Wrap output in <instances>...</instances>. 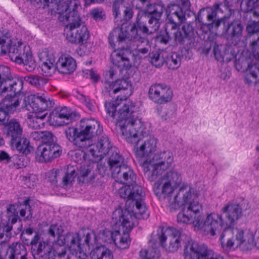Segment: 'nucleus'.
<instances>
[{
  "mask_svg": "<svg viewBox=\"0 0 259 259\" xmlns=\"http://www.w3.org/2000/svg\"><path fill=\"white\" fill-rule=\"evenodd\" d=\"M129 179L116 180L114 187L118 189L120 197L127 199L126 205H132V208L120 209L113 212V216H118L116 224L120 231L130 232L132 229L138 224L139 219H145L148 217L147 208L143 202L144 193L141 186L133 181L127 182Z\"/></svg>",
  "mask_w": 259,
  "mask_h": 259,
  "instance_id": "1",
  "label": "nucleus"
},
{
  "mask_svg": "<svg viewBox=\"0 0 259 259\" xmlns=\"http://www.w3.org/2000/svg\"><path fill=\"white\" fill-rule=\"evenodd\" d=\"M242 205L237 203H228L222 208L221 214L215 213L207 214L204 220L200 215L196 229L205 235L214 236L220 234L224 228L231 227L232 225L242 215Z\"/></svg>",
  "mask_w": 259,
  "mask_h": 259,
  "instance_id": "2",
  "label": "nucleus"
},
{
  "mask_svg": "<svg viewBox=\"0 0 259 259\" xmlns=\"http://www.w3.org/2000/svg\"><path fill=\"white\" fill-rule=\"evenodd\" d=\"M156 194L161 193L168 203L171 211L180 207V204L187 202L191 199L198 198L200 194L196 188L187 183H182L181 179H160L154 187Z\"/></svg>",
  "mask_w": 259,
  "mask_h": 259,
  "instance_id": "3",
  "label": "nucleus"
},
{
  "mask_svg": "<svg viewBox=\"0 0 259 259\" xmlns=\"http://www.w3.org/2000/svg\"><path fill=\"white\" fill-rule=\"evenodd\" d=\"M96 243L94 232L89 229L82 228L77 232L66 234V249L69 252L67 259H88L86 247Z\"/></svg>",
  "mask_w": 259,
  "mask_h": 259,
  "instance_id": "4",
  "label": "nucleus"
},
{
  "mask_svg": "<svg viewBox=\"0 0 259 259\" xmlns=\"http://www.w3.org/2000/svg\"><path fill=\"white\" fill-rule=\"evenodd\" d=\"M134 104L130 101H126L119 109L116 126L119 127L122 135L127 142L138 146L140 143L139 130L141 123L139 120L134 117Z\"/></svg>",
  "mask_w": 259,
  "mask_h": 259,
  "instance_id": "5",
  "label": "nucleus"
},
{
  "mask_svg": "<svg viewBox=\"0 0 259 259\" xmlns=\"http://www.w3.org/2000/svg\"><path fill=\"white\" fill-rule=\"evenodd\" d=\"M220 240L225 249L235 247L247 251L255 247L254 232L250 229H231V227L225 229L221 235Z\"/></svg>",
  "mask_w": 259,
  "mask_h": 259,
  "instance_id": "6",
  "label": "nucleus"
},
{
  "mask_svg": "<svg viewBox=\"0 0 259 259\" xmlns=\"http://www.w3.org/2000/svg\"><path fill=\"white\" fill-rule=\"evenodd\" d=\"M110 147V142L106 136H103L94 145H88L85 151L77 150L70 154L72 159L76 163L86 164L100 161L106 155Z\"/></svg>",
  "mask_w": 259,
  "mask_h": 259,
  "instance_id": "7",
  "label": "nucleus"
},
{
  "mask_svg": "<svg viewBox=\"0 0 259 259\" xmlns=\"http://www.w3.org/2000/svg\"><path fill=\"white\" fill-rule=\"evenodd\" d=\"M173 162L174 155L168 150L154 154L152 157L143 160L142 162L145 177H158L169 168Z\"/></svg>",
  "mask_w": 259,
  "mask_h": 259,
  "instance_id": "8",
  "label": "nucleus"
},
{
  "mask_svg": "<svg viewBox=\"0 0 259 259\" xmlns=\"http://www.w3.org/2000/svg\"><path fill=\"white\" fill-rule=\"evenodd\" d=\"M66 38L69 42L78 44L88 40L90 33L79 13L66 16Z\"/></svg>",
  "mask_w": 259,
  "mask_h": 259,
  "instance_id": "9",
  "label": "nucleus"
},
{
  "mask_svg": "<svg viewBox=\"0 0 259 259\" xmlns=\"http://www.w3.org/2000/svg\"><path fill=\"white\" fill-rule=\"evenodd\" d=\"M7 52L11 60L19 64L30 58L29 47L20 41H13L0 35V53L5 55Z\"/></svg>",
  "mask_w": 259,
  "mask_h": 259,
  "instance_id": "10",
  "label": "nucleus"
},
{
  "mask_svg": "<svg viewBox=\"0 0 259 259\" xmlns=\"http://www.w3.org/2000/svg\"><path fill=\"white\" fill-rule=\"evenodd\" d=\"M39 66L43 75L51 76L57 70L62 74L65 73V57L62 54L54 65L55 59L54 54L47 49L42 50L38 55Z\"/></svg>",
  "mask_w": 259,
  "mask_h": 259,
  "instance_id": "11",
  "label": "nucleus"
},
{
  "mask_svg": "<svg viewBox=\"0 0 259 259\" xmlns=\"http://www.w3.org/2000/svg\"><path fill=\"white\" fill-rule=\"evenodd\" d=\"M195 199H191L187 202L180 204L185 205L177 215L178 223L184 224H193L196 229L198 223L200 221V212L202 210L201 204L198 201H195Z\"/></svg>",
  "mask_w": 259,
  "mask_h": 259,
  "instance_id": "12",
  "label": "nucleus"
},
{
  "mask_svg": "<svg viewBox=\"0 0 259 259\" xmlns=\"http://www.w3.org/2000/svg\"><path fill=\"white\" fill-rule=\"evenodd\" d=\"M54 100L45 94H37L26 96L23 99L22 107L28 111L41 114L52 108Z\"/></svg>",
  "mask_w": 259,
  "mask_h": 259,
  "instance_id": "13",
  "label": "nucleus"
},
{
  "mask_svg": "<svg viewBox=\"0 0 259 259\" xmlns=\"http://www.w3.org/2000/svg\"><path fill=\"white\" fill-rule=\"evenodd\" d=\"M79 136L77 139L81 141L80 147L93 145L91 139L96 135H100L103 131L99 121L94 119H82L80 121Z\"/></svg>",
  "mask_w": 259,
  "mask_h": 259,
  "instance_id": "14",
  "label": "nucleus"
},
{
  "mask_svg": "<svg viewBox=\"0 0 259 259\" xmlns=\"http://www.w3.org/2000/svg\"><path fill=\"white\" fill-rule=\"evenodd\" d=\"M156 235L162 246L169 252H175L181 246L180 232L176 229L160 227Z\"/></svg>",
  "mask_w": 259,
  "mask_h": 259,
  "instance_id": "15",
  "label": "nucleus"
},
{
  "mask_svg": "<svg viewBox=\"0 0 259 259\" xmlns=\"http://www.w3.org/2000/svg\"><path fill=\"white\" fill-rule=\"evenodd\" d=\"M220 6V4L215 3L212 8H203L199 11L197 20L201 24L203 28L206 27L205 32L218 28L223 22V18L218 15Z\"/></svg>",
  "mask_w": 259,
  "mask_h": 259,
  "instance_id": "16",
  "label": "nucleus"
},
{
  "mask_svg": "<svg viewBox=\"0 0 259 259\" xmlns=\"http://www.w3.org/2000/svg\"><path fill=\"white\" fill-rule=\"evenodd\" d=\"M109 152L112 153L108 160L112 178H117L120 172L122 173L123 178H134L136 177V175L133 170L123 164L124 158L118 153V150L115 147H112L110 145L106 154Z\"/></svg>",
  "mask_w": 259,
  "mask_h": 259,
  "instance_id": "17",
  "label": "nucleus"
},
{
  "mask_svg": "<svg viewBox=\"0 0 259 259\" xmlns=\"http://www.w3.org/2000/svg\"><path fill=\"white\" fill-rule=\"evenodd\" d=\"M251 49L253 53V57L255 60L248 59L246 60L247 67L246 69L245 81L249 85L256 84L259 75V37L256 40L252 41L250 44Z\"/></svg>",
  "mask_w": 259,
  "mask_h": 259,
  "instance_id": "18",
  "label": "nucleus"
},
{
  "mask_svg": "<svg viewBox=\"0 0 259 259\" xmlns=\"http://www.w3.org/2000/svg\"><path fill=\"white\" fill-rule=\"evenodd\" d=\"M185 259H224L204 245H199L192 240L189 241L184 249Z\"/></svg>",
  "mask_w": 259,
  "mask_h": 259,
  "instance_id": "19",
  "label": "nucleus"
},
{
  "mask_svg": "<svg viewBox=\"0 0 259 259\" xmlns=\"http://www.w3.org/2000/svg\"><path fill=\"white\" fill-rule=\"evenodd\" d=\"M160 25V19L154 16L139 13L136 22L133 24L131 29L139 31L143 35H148L158 31Z\"/></svg>",
  "mask_w": 259,
  "mask_h": 259,
  "instance_id": "20",
  "label": "nucleus"
},
{
  "mask_svg": "<svg viewBox=\"0 0 259 259\" xmlns=\"http://www.w3.org/2000/svg\"><path fill=\"white\" fill-rule=\"evenodd\" d=\"M23 81L20 79H13L9 67L0 66V95L8 92H20Z\"/></svg>",
  "mask_w": 259,
  "mask_h": 259,
  "instance_id": "21",
  "label": "nucleus"
},
{
  "mask_svg": "<svg viewBox=\"0 0 259 259\" xmlns=\"http://www.w3.org/2000/svg\"><path fill=\"white\" fill-rule=\"evenodd\" d=\"M18 206L10 205L7 208L8 222L3 220L0 223V244L9 241L12 237V225L16 223L19 218Z\"/></svg>",
  "mask_w": 259,
  "mask_h": 259,
  "instance_id": "22",
  "label": "nucleus"
},
{
  "mask_svg": "<svg viewBox=\"0 0 259 259\" xmlns=\"http://www.w3.org/2000/svg\"><path fill=\"white\" fill-rule=\"evenodd\" d=\"M130 39L126 45V49L133 52L135 56L144 55L149 53L150 50L149 41L148 39L142 37L138 32L130 29Z\"/></svg>",
  "mask_w": 259,
  "mask_h": 259,
  "instance_id": "23",
  "label": "nucleus"
},
{
  "mask_svg": "<svg viewBox=\"0 0 259 259\" xmlns=\"http://www.w3.org/2000/svg\"><path fill=\"white\" fill-rule=\"evenodd\" d=\"M40 239L36 233L31 240V253L34 259H55V253L52 246L47 242L38 241Z\"/></svg>",
  "mask_w": 259,
  "mask_h": 259,
  "instance_id": "24",
  "label": "nucleus"
},
{
  "mask_svg": "<svg viewBox=\"0 0 259 259\" xmlns=\"http://www.w3.org/2000/svg\"><path fill=\"white\" fill-rule=\"evenodd\" d=\"M148 94L150 99L158 104H163L170 101L173 95L170 88L159 83L152 85L149 88Z\"/></svg>",
  "mask_w": 259,
  "mask_h": 259,
  "instance_id": "25",
  "label": "nucleus"
},
{
  "mask_svg": "<svg viewBox=\"0 0 259 259\" xmlns=\"http://www.w3.org/2000/svg\"><path fill=\"white\" fill-rule=\"evenodd\" d=\"M61 152V147L58 145H40L36 151V159L40 162H49L59 157Z\"/></svg>",
  "mask_w": 259,
  "mask_h": 259,
  "instance_id": "26",
  "label": "nucleus"
},
{
  "mask_svg": "<svg viewBox=\"0 0 259 259\" xmlns=\"http://www.w3.org/2000/svg\"><path fill=\"white\" fill-rule=\"evenodd\" d=\"M175 42L179 44H185L187 47H191L193 43V29L190 24H184L181 29L171 30Z\"/></svg>",
  "mask_w": 259,
  "mask_h": 259,
  "instance_id": "27",
  "label": "nucleus"
},
{
  "mask_svg": "<svg viewBox=\"0 0 259 259\" xmlns=\"http://www.w3.org/2000/svg\"><path fill=\"white\" fill-rule=\"evenodd\" d=\"M129 233L130 232H126L125 231H120V230L118 229L114 232L104 231L102 235L109 237L108 239L105 238V241L107 242L111 238L118 248L124 249L127 248L130 245L131 239Z\"/></svg>",
  "mask_w": 259,
  "mask_h": 259,
  "instance_id": "28",
  "label": "nucleus"
},
{
  "mask_svg": "<svg viewBox=\"0 0 259 259\" xmlns=\"http://www.w3.org/2000/svg\"><path fill=\"white\" fill-rule=\"evenodd\" d=\"M168 22L166 24L168 28L175 30L179 25L185 20V16L182 8L175 4L169 5L166 10Z\"/></svg>",
  "mask_w": 259,
  "mask_h": 259,
  "instance_id": "29",
  "label": "nucleus"
},
{
  "mask_svg": "<svg viewBox=\"0 0 259 259\" xmlns=\"http://www.w3.org/2000/svg\"><path fill=\"white\" fill-rule=\"evenodd\" d=\"M243 26L238 21H234L228 25V31L230 34L232 43L239 47H244L247 44V38L243 36Z\"/></svg>",
  "mask_w": 259,
  "mask_h": 259,
  "instance_id": "30",
  "label": "nucleus"
},
{
  "mask_svg": "<svg viewBox=\"0 0 259 259\" xmlns=\"http://www.w3.org/2000/svg\"><path fill=\"white\" fill-rule=\"evenodd\" d=\"M64 227L58 225H51L48 229V233L51 236L55 237L56 236L57 237L56 240V249H58L57 246L59 247H63L61 251H56V255L55 254V257L58 258H61L65 256V234L64 232Z\"/></svg>",
  "mask_w": 259,
  "mask_h": 259,
  "instance_id": "31",
  "label": "nucleus"
},
{
  "mask_svg": "<svg viewBox=\"0 0 259 259\" xmlns=\"http://www.w3.org/2000/svg\"><path fill=\"white\" fill-rule=\"evenodd\" d=\"M157 140L153 137H150L145 140L139 146L137 147L136 151L138 157L146 158L152 157L156 150Z\"/></svg>",
  "mask_w": 259,
  "mask_h": 259,
  "instance_id": "32",
  "label": "nucleus"
},
{
  "mask_svg": "<svg viewBox=\"0 0 259 259\" xmlns=\"http://www.w3.org/2000/svg\"><path fill=\"white\" fill-rule=\"evenodd\" d=\"M130 31L127 32L122 28H116L110 33L108 40L110 45L114 48L116 43L119 45L125 43L127 45L130 39Z\"/></svg>",
  "mask_w": 259,
  "mask_h": 259,
  "instance_id": "33",
  "label": "nucleus"
},
{
  "mask_svg": "<svg viewBox=\"0 0 259 259\" xmlns=\"http://www.w3.org/2000/svg\"><path fill=\"white\" fill-rule=\"evenodd\" d=\"M6 130V136L9 139V141L13 140L15 141L23 135V127L20 122L16 119H11L7 122L5 125Z\"/></svg>",
  "mask_w": 259,
  "mask_h": 259,
  "instance_id": "34",
  "label": "nucleus"
},
{
  "mask_svg": "<svg viewBox=\"0 0 259 259\" xmlns=\"http://www.w3.org/2000/svg\"><path fill=\"white\" fill-rule=\"evenodd\" d=\"M9 259H27V253L24 245L20 242L9 245L7 251Z\"/></svg>",
  "mask_w": 259,
  "mask_h": 259,
  "instance_id": "35",
  "label": "nucleus"
},
{
  "mask_svg": "<svg viewBox=\"0 0 259 259\" xmlns=\"http://www.w3.org/2000/svg\"><path fill=\"white\" fill-rule=\"evenodd\" d=\"M126 48L124 49H117L114 50L111 55V58L113 64L118 67L125 68L126 69L131 66L130 59L127 57L126 53Z\"/></svg>",
  "mask_w": 259,
  "mask_h": 259,
  "instance_id": "36",
  "label": "nucleus"
},
{
  "mask_svg": "<svg viewBox=\"0 0 259 259\" xmlns=\"http://www.w3.org/2000/svg\"><path fill=\"white\" fill-rule=\"evenodd\" d=\"M9 144L13 149H15L20 153L28 154L31 152L33 148L30 145L29 140L24 135L20 136L15 142L13 140L9 141Z\"/></svg>",
  "mask_w": 259,
  "mask_h": 259,
  "instance_id": "37",
  "label": "nucleus"
},
{
  "mask_svg": "<svg viewBox=\"0 0 259 259\" xmlns=\"http://www.w3.org/2000/svg\"><path fill=\"white\" fill-rule=\"evenodd\" d=\"M19 93H13L14 95H7L1 103L2 108L8 113L16 112L20 105V99L18 95Z\"/></svg>",
  "mask_w": 259,
  "mask_h": 259,
  "instance_id": "38",
  "label": "nucleus"
},
{
  "mask_svg": "<svg viewBox=\"0 0 259 259\" xmlns=\"http://www.w3.org/2000/svg\"><path fill=\"white\" fill-rule=\"evenodd\" d=\"M131 88V84L125 79H118L113 82H106L105 84V91L109 95L115 94L121 90H126Z\"/></svg>",
  "mask_w": 259,
  "mask_h": 259,
  "instance_id": "39",
  "label": "nucleus"
},
{
  "mask_svg": "<svg viewBox=\"0 0 259 259\" xmlns=\"http://www.w3.org/2000/svg\"><path fill=\"white\" fill-rule=\"evenodd\" d=\"M65 107L64 106L56 107L49 117L50 124L54 126L63 125L65 121Z\"/></svg>",
  "mask_w": 259,
  "mask_h": 259,
  "instance_id": "40",
  "label": "nucleus"
},
{
  "mask_svg": "<svg viewBox=\"0 0 259 259\" xmlns=\"http://www.w3.org/2000/svg\"><path fill=\"white\" fill-rule=\"evenodd\" d=\"M91 259H113L111 251L104 246L94 249L90 253Z\"/></svg>",
  "mask_w": 259,
  "mask_h": 259,
  "instance_id": "41",
  "label": "nucleus"
},
{
  "mask_svg": "<svg viewBox=\"0 0 259 259\" xmlns=\"http://www.w3.org/2000/svg\"><path fill=\"white\" fill-rule=\"evenodd\" d=\"M24 80L29 84L40 88L46 84L48 79L44 77L37 75H30L24 77Z\"/></svg>",
  "mask_w": 259,
  "mask_h": 259,
  "instance_id": "42",
  "label": "nucleus"
},
{
  "mask_svg": "<svg viewBox=\"0 0 259 259\" xmlns=\"http://www.w3.org/2000/svg\"><path fill=\"white\" fill-rule=\"evenodd\" d=\"M47 113L43 114L35 113V116L29 118L28 126L32 129L40 128L44 126V120L46 118Z\"/></svg>",
  "mask_w": 259,
  "mask_h": 259,
  "instance_id": "43",
  "label": "nucleus"
},
{
  "mask_svg": "<svg viewBox=\"0 0 259 259\" xmlns=\"http://www.w3.org/2000/svg\"><path fill=\"white\" fill-rule=\"evenodd\" d=\"M81 9L79 0H66V16L73 13H79Z\"/></svg>",
  "mask_w": 259,
  "mask_h": 259,
  "instance_id": "44",
  "label": "nucleus"
},
{
  "mask_svg": "<svg viewBox=\"0 0 259 259\" xmlns=\"http://www.w3.org/2000/svg\"><path fill=\"white\" fill-rule=\"evenodd\" d=\"M119 103L118 99L115 101L106 102L105 103V107L107 113L113 118H115L116 120L118 117L117 114L119 110L117 112H116L115 111L116 107L119 105Z\"/></svg>",
  "mask_w": 259,
  "mask_h": 259,
  "instance_id": "45",
  "label": "nucleus"
},
{
  "mask_svg": "<svg viewBox=\"0 0 259 259\" xmlns=\"http://www.w3.org/2000/svg\"><path fill=\"white\" fill-rule=\"evenodd\" d=\"M149 60L151 63L156 67L162 66L164 60L159 52H153L149 54Z\"/></svg>",
  "mask_w": 259,
  "mask_h": 259,
  "instance_id": "46",
  "label": "nucleus"
},
{
  "mask_svg": "<svg viewBox=\"0 0 259 259\" xmlns=\"http://www.w3.org/2000/svg\"><path fill=\"white\" fill-rule=\"evenodd\" d=\"M181 63V56L177 53H172L167 62L168 67L171 69H177Z\"/></svg>",
  "mask_w": 259,
  "mask_h": 259,
  "instance_id": "47",
  "label": "nucleus"
},
{
  "mask_svg": "<svg viewBox=\"0 0 259 259\" xmlns=\"http://www.w3.org/2000/svg\"><path fill=\"white\" fill-rule=\"evenodd\" d=\"M140 255L143 259H158L160 256V253L158 250L154 248L142 249Z\"/></svg>",
  "mask_w": 259,
  "mask_h": 259,
  "instance_id": "48",
  "label": "nucleus"
},
{
  "mask_svg": "<svg viewBox=\"0 0 259 259\" xmlns=\"http://www.w3.org/2000/svg\"><path fill=\"white\" fill-rule=\"evenodd\" d=\"M147 10L149 13L152 14L151 16H154L155 17L160 19L161 15L164 10V8L162 4H157L153 6L151 5L149 6Z\"/></svg>",
  "mask_w": 259,
  "mask_h": 259,
  "instance_id": "49",
  "label": "nucleus"
},
{
  "mask_svg": "<svg viewBox=\"0 0 259 259\" xmlns=\"http://www.w3.org/2000/svg\"><path fill=\"white\" fill-rule=\"evenodd\" d=\"M79 114L75 110L66 107V125L79 119Z\"/></svg>",
  "mask_w": 259,
  "mask_h": 259,
  "instance_id": "50",
  "label": "nucleus"
},
{
  "mask_svg": "<svg viewBox=\"0 0 259 259\" xmlns=\"http://www.w3.org/2000/svg\"><path fill=\"white\" fill-rule=\"evenodd\" d=\"M66 136L68 139L71 142H75V144L79 143L81 141L77 139L79 136V132L77 133V129L74 127H69L67 131H66Z\"/></svg>",
  "mask_w": 259,
  "mask_h": 259,
  "instance_id": "51",
  "label": "nucleus"
},
{
  "mask_svg": "<svg viewBox=\"0 0 259 259\" xmlns=\"http://www.w3.org/2000/svg\"><path fill=\"white\" fill-rule=\"evenodd\" d=\"M246 31L249 35H252L259 32V22L250 21L246 26Z\"/></svg>",
  "mask_w": 259,
  "mask_h": 259,
  "instance_id": "52",
  "label": "nucleus"
},
{
  "mask_svg": "<svg viewBox=\"0 0 259 259\" xmlns=\"http://www.w3.org/2000/svg\"><path fill=\"white\" fill-rule=\"evenodd\" d=\"M54 137L51 132L48 131H44L42 137L40 141L43 143L42 145H49L51 146L57 145L54 143Z\"/></svg>",
  "mask_w": 259,
  "mask_h": 259,
  "instance_id": "53",
  "label": "nucleus"
},
{
  "mask_svg": "<svg viewBox=\"0 0 259 259\" xmlns=\"http://www.w3.org/2000/svg\"><path fill=\"white\" fill-rule=\"evenodd\" d=\"M76 67L75 60L70 57H66V74H70L74 72Z\"/></svg>",
  "mask_w": 259,
  "mask_h": 259,
  "instance_id": "54",
  "label": "nucleus"
},
{
  "mask_svg": "<svg viewBox=\"0 0 259 259\" xmlns=\"http://www.w3.org/2000/svg\"><path fill=\"white\" fill-rule=\"evenodd\" d=\"M213 54L218 61H223L225 54L224 47L222 45H215L213 48Z\"/></svg>",
  "mask_w": 259,
  "mask_h": 259,
  "instance_id": "55",
  "label": "nucleus"
},
{
  "mask_svg": "<svg viewBox=\"0 0 259 259\" xmlns=\"http://www.w3.org/2000/svg\"><path fill=\"white\" fill-rule=\"evenodd\" d=\"M78 49L77 50V54L80 56H84L89 54L91 51V48L88 47L91 46L90 44L87 43V41L83 42H80Z\"/></svg>",
  "mask_w": 259,
  "mask_h": 259,
  "instance_id": "56",
  "label": "nucleus"
},
{
  "mask_svg": "<svg viewBox=\"0 0 259 259\" xmlns=\"http://www.w3.org/2000/svg\"><path fill=\"white\" fill-rule=\"evenodd\" d=\"M165 35H162L159 37L160 41L161 42L166 44L171 38L172 35V32L171 28H168V26H165Z\"/></svg>",
  "mask_w": 259,
  "mask_h": 259,
  "instance_id": "57",
  "label": "nucleus"
},
{
  "mask_svg": "<svg viewBox=\"0 0 259 259\" xmlns=\"http://www.w3.org/2000/svg\"><path fill=\"white\" fill-rule=\"evenodd\" d=\"M33 232V230L32 228H28L25 231H23L21 234V238L23 242H24L27 245H31L29 238H26V236L31 235Z\"/></svg>",
  "mask_w": 259,
  "mask_h": 259,
  "instance_id": "58",
  "label": "nucleus"
},
{
  "mask_svg": "<svg viewBox=\"0 0 259 259\" xmlns=\"http://www.w3.org/2000/svg\"><path fill=\"white\" fill-rule=\"evenodd\" d=\"M124 5V1L123 0H115L113 5V13L114 18H117L120 14L119 9Z\"/></svg>",
  "mask_w": 259,
  "mask_h": 259,
  "instance_id": "59",
  "label": "nucleus"
},
{
  "mask_svg": "<svg viewBox=\"0 0 259 259\" xmlns=\"http://www.w3.org/2000/svg\"><path fill=\"white\" fill-rule=\"evenodd\" d=\"M92 169L90 164H87V166H85V164H84L83 165L80 167L78 177H85L88 176L89 174L91 172Z\"/></svg>",
  "mask_w": 259,
  "mask_h": 259,
  "instance_id": "60",
  "label": "nucleus"
},
{
  "mask_svg": "<svg viewBox=\"0 0 259 259\" xmlns=\"http://www.w3.org/2000/svg\"><path fill=\"white\" fill-rule=\"evenodd\" d=\"M22 63L25 66L26 70H27L29 72L33 71L35 67V64L34 63V62L32 59V56L31 53L30 58L28 59V60L27 61L24 60V61L22 62L21 64Z\"/></svg>",
  "mask_w": 259,
  "mask_h": 259,
  "instance_id": "61",
  "label": "nucleus"
},
{
  "mask_svg": "<svg viewBox=\"0 0 259 259\" xmlns=\"http://www.w3.org/2000/svg\"><path fill=\"white\" fill-rule=\"evenodd\" d=\"M7 111L2 108L0 109V125L5 124L6 125L7 122L9 121V116Z\"/></svg>",
  "mask_w": 259,
  "mask_h": 259,
  "instance_id": "62",
  "label": "nucleus"
},
{
  "mask_svg": "<svg viewBox=\"0 0 259 259\" xmlns=\"http://www.w3.org/2000/svg\"><path fill=\"white\" fill-rule=\"evenodd\" d=\"M258 0H242L241 5H245L247 7V10H251L255 7Z\"/></svg>",
  "mask_w": 259,
  "mask_h": 259,
  "instance_id": "63",
  "label": "nucleus"
},
{
  "mask_svg": "<svg viewBox=\"0 0 259 259\" xmlns=\"http://www.w3.org/2000/svg\"><path fill=\"white\" fill-rule=\"evenodd\" d=\"M62 170L59 169H53L47 173V176L48 178H56L60 176V174Z\"/></svg>",
  "mask_w": 259,
  "mask_h": 259,
  "instance_id": "64",
  "label": "nucleus"
}]
</instances>
